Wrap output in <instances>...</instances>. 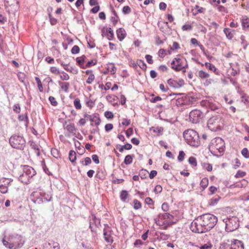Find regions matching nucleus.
I'll return each mask as SVG.
<instances>
[{
    "label": "nucleus",
    "mask_w": 249,
    "mask_h": 249,
    "mask_svg": "<svg viewBox=\"0 0 249 249\" xmlns=\"http://www.w3.org/2000/svg\"><path fill=\"white\" fill-rule=\"evenodd\" d=\"M183 60L178 57L175 58L171 63V68L176 71H180L181 68H184L183 67Z\"/></svg>",
    "instance_id": "obj_11"
},
{
    "label": "nucleus",
    "mask_w": 249,
    "mask_h": 249,
    "mask_svg": "<svg viewBox=\"0 0 249 249\" xmlns=\"http://www.w3.org/2000/svg\"><path fill=\"white\" fill-rule=\"evenodd\" d=\"M185 155V154L183 151H180L179 152V155L178 157V160L179 161H182L184 159Z\"/></svg>",
    "instance_id": "obj_54"
},
{
    "label": "nucleus",
    "mask_w": 249,
    "mask_h": 249,
    "mask_svg": "<svg viewBox=\"0 0 249 249\" xmlns=\"http://www.w3.org/2000/svg\"><path fill=\"white\" fill-rule=\"evenodd\" d=\"M51 153L53 157L56 159L60 158V154L57 149H52L51 150Z\"/></svg>",
    "instance_id": "obj_42"
},
{
    "label": "nucleus",
    "mask_w": 249,
    "mask_h": 249,
    "mask_svg": "<svg viewBox=\"0 0 249 249\" xmlns=\"http://www.w3.org/2000/svg\"><path fill=\"white\" fill-rule=\"evenodd\" d=\"M50 71L52 73L55 74H60V71L56 67H51L50 68Z\"/></svg>",
    "instance_id": "obj_58"
},
{
    "label": "nucleus",
    "mask_w": 249,
    "mask_h": 249,
    "mask_svg": "<svg viewBox=\"0 0 249 249\" xmlns=\"http://www.w3.org/2000/svg\"><path fill=\"white\" fill-rule=\"evenodd\" d=\"M159 217L161 219H164V220L169 219L170 220H172L174 218V216L172 214H170L169 213H160L159 215Z\"/></svg>",
    "instance_id": "obj_22"
},
{
    "label": "nucleus",
    "mask_w": 249,
    "mask_h": 249,
    "mask_svg": "<svg viewBox=\"0 0 249 249\" xmlns=\"http://www.w3.org/2000/svg\"><path fill=\"white\" fill-rule=\"evenodd\" d=\"M49 18L50 19V23L52 25H54L57 23V19L53 18L50 13L49 14Z\"/></svg>",
    "instance_id": "obj_55"
},
{
    "label": "nucleus",
    "mask_w": 249,
    "mask_h": 249,
    "mask_svg": "<svg viewBox=\"0 0 249 249\" xmlns=\"http://www.w3.org/2000/svg\"><path fill=\"white\" fill-rule=\"evenodd\" d=\"M69 86L70 84L68 82L62 83L61 89L65 92H67L68 91Z\"/></svg>",
    "instance_id": "obj_37"
},
{
    "label": "nucleus",
    "mask_w": 249,
    "mask_h": 249,
    "mask_svg": "<svg viewBox=\"0 0 249 249\" xmlns=\"http://www.w3.org/2000/svg\"><path fill=\"white\" fill-rule=\"evenodd\" d=\"M241 154L245 158H249V151L247 148H244L242 150Z\"/></svg>",
    "instance_id": "obj_45"
},
{
    "label": "nucleus",
    "mask_w": 249,
    "mask_h": 249,
    "mask_svg": "<svg viewBox=\"0 0 249 249\" xmlns=\"http://www.w3.org/2000/svg\"><path fill=\"white\" fill-rule=\"evenodd\" d=\"M205 112H203L201 110H192L189 113L190 121L193 123L196 124L199 123L205 116L208 111L205 110Z\"/></svg>",
    "instance_id": "obj_9"
},
{
    "label": "nucleus",
    "mask_w": 249,
    "mask_h": 249,
    "mask_svg": "<svg viewBox=\"0 0 249 249\" xmlns=\"http://www.w3.org/2000/svg\"><path fill=\"white\" fill-rule=\"evenodd\" d=\"M58 63L60 64V65L63 66L64 69L67 71L72 72L74 69L72 67L69 68V64H66L60 60H57Z\"/></svg>",
    "instance_id": "obj_24"
},
{
    "label": "nucleus",
    "mask_w": 249,
    "mask_h": 249,
    "mask_svg": "<svg viewBox=\"0 0 249 249\" xmlns=\"http://www.w3.org/2000/svg\"><path fill=\"white\" fill-rule=\"evenodd\" d=\"M168 84L172 87L178 88L177 81L170 79L167 81Z\"/></svg>",
    "instance_id": "obj_35"
},
{
    "label": "nucleus",
    "mask_w": 249,
    "mask_h": 249,
    "mask_svg": "<svg viewBox=\"0 0 249 249\" xmlns=\"http://www.w3.org/2000/svg\"><path fill=\"white\" fill-rule=\"evenodd\" d=\"M190 228L193 232L195 233H202L207 232L200 216L193 220L191 223Z\"/></svg>",
    "instance_id": "obj_8"
},
{
    "label": "nucleus",
    "mask_w": 249,
    "mask_h": 249,
    "mask_svg": "<svg viewBox=\"0 0 249 249\" xmlns=\"http://www.w3.org/2000/svg\"><path fill=\"white\" fill-rule=\"evenodd\" d=\"M13 181L11 178H0V192L2 194L8 192V186Z\"/></svg>",
    "instance_id": "obj_10"
},
{
    "label": "nucleus",
    "mask_w": 249,
    "mask_h": 249,
    "mask_svg": "<svg viewBox=\"0 0 249 249\" xmlns=\"http://www.w3.org/2000/svg\"><path fill=\"white\" fill-rule=\"evenodd\" d=\"M97 61L96 59H92L87 63V64L85 65V69L91 67L92 66H94L97 64Z\"/></svg>",
    "instance_id": "obj_32"
},
{
    "label": "nucleus",
    "mask_w": 249,
    "mask_h": 249,
    "mask_svg": "<svg viewBox=\"0 0 249 249\" xmlns=\"http://www.w3.org/2000/svg\"><path fill=\"white\" fill-rule=\"evenodd\" d=\"M86 58V57L84 55L76 58V62L78 65L82 69H85V65H84V62H85Z\"/></svg>",
    "instance_id": "obj_20"
},
{
    "label": "nucleus",
    "mask_w": 249,
    "mask_h": 249,
    "mask_svg": "<svg viewBox=\"0 0 249 249\" xmlns=\"http://www.w3.org/2000/svg\"><path fill=\"white\" fill-rule=\"evenodd\" d=\"M80 49L77 45H74L71 50V53L72 54H77L79 53Z\"/></svg>",
    "instance_id": "obj_52"
},
{
    "label": "nucleus",
    "mask_w": 249,
    "mask_h": 249,
    "mask_svg": "<svg viewBox=\"0 0 249 249\" xmlns=\"http://www.w3.org/2000/svg\"><path fill=\"white\" fill-rule=\"evenodd\" d=\"M3 245L9 249H18L21 248L25 243L23 237L18 234H11L4 236L2 240Z\"/></svg>",
    "instance_id": "obj_1"
},
{
    "label": "nucleus",
    "mask_w": 249,
    "mask_h": 249,
    "mask_svg": "<svg viewBox=\"0 0 249 249\" xmlns=\"http://www.w3.org/2000/svg\"><path fill=\"white\" fill-rule=\"evenodd\" d=\"M104 237L105 240L106 242L108 243H112L113 241L112 237L111 235L108 233L107 231H105V230H104Z\"/></svg>",
    "instance_id": "obj_23"
},
{
    "label": "nucleus",
    "mask_w": 249,
    "mask_h": 249,
    "mask_svg": "<svg viewBox=\"0 0 249 249\" xmlns=\"http://www.w3.org/2000/svg\"><path fill=\"white\" fill-rule=\"evenodd\" d=\"M35 80L37 84V87L39 89V91L40 92H42L43 91V86H42V83H41L40 79L38 77H36Z\"/></svg>",
    "instance_id": "obj_43"
},
{
    "label": "nucleus",
    "mask_w": 249,
    "mask_h": 249,
    "mask_svg": "<svg viewBox=\"0 0 249 249\" xmlns=\"http://www.w3.org/2000/svg\"><path fill=\"white\" fill-rule=\"evenodd\" d=\"M198 75L202 79L208 78L209 77V74L203 71H199Z\"/></svg>",
    "instance_id": "obj_46"
},
{
    "label": "nucleus",
    "mask_w": 249,
    "mask_h": 249,
    "mask_svg": "<svg viewBox=\"0 0 249 249\" xmlns=\"http://www.w3.org/2000/svg\"><path fill=\"white\" fill-rule=\"evenodd\" d=\"M18 119L20 121H25L27 122L28 121V116L27 113H25L24 114L19 115L18 116Z\"/></svg>",
    "instance_id": "obj_48"
},
{
    "label": "nucleus",
    "mask_w": 249,
    "mask_h": 249,
    "mask_svg": "<svg viewBox=\"0 0 249 249\" xmlns=\"http://www.w3.org/2000/svg\"><path fill=\"white\" fill-rule=\"evenodd\" d=\"M62 74L60 75V78L63 80H68L69 79V75L65 72H60Z\"/></svg>",
    "instance_id": "obj_47"
},
{
    "label": "nucleus",
    "mask_w": 249,
    "mask_h": 249,
    "mask_svg": "<svg viewBox=\"0 0 249 249\" xmlns=\"http://www.w3.org/2000/svg\"><path fill=\"white\" fill-rule=\"evenodd\" d=\"M36 174V172L32 167L24 165L23 173L18 177V179L22 183L28 184L30 179Z\"/></svg>",
    "instance_id": "obj_6"
},
{
    "label": "nucleus",
    "mask_w": 249,
    "mask_h": 249,
    "mask_svg": "<svg viewBox=\"0 0 249 249\" xmlns=\"http://www.w3.org/2000/svg\"><path fill=\"white\" fill-rule=\"evenodd\" d=\"M43 249H60V246L57 242L51 241L45 243Z\"/></svg>",
    "instance_id": "obj_16"
},
{
    "label": "nucleus",
    "mask_w": 249,
    "mask_h": 249,
    "mask_svg": "<svg viewBox=\"0 0 249 249\" xmlns=\"http://www.w3.org/2000/svg\"><path fill=\"white\" fill-rule=\"evenodd\" d=\"M145 58L147 62L148 63L150 64H152L153 63V60L152 59V56L151 55L149 54H146L145 56Z\"/></svg>",
    "instance_id": "obj_61"
},
{
    "label": "nucleus",
    "mask_w": 249,
    "mask_h": 249,
    "mask_svg": "<svg viewBox=\"0 0 249 249\" xmlns=\"http://www.w3.org/2000/svg\"><path fill=\"white\" fill-rule=\"evenodd\" d=\"M74 105L76 108V109H80L81 107V105L80 103V101L78 98H76L74 101Z\"/></svg>",
    "instance_id": "obj_51"
},
{
    "label": "nucleus",
    "mask_w": 249,
    "mask_h": 249,
    "mask_svg": "<svg viewBox=\"0 0 249 249\" xmlns=\"http://www.w3.org/2000/svg\"><path fill=\"white\" fill-rule=\"evenodd\" d=\"M193 29L192 26L190 24H184L182 27V30L183 31H191Z\"/></svg>",
    "instance_id": "obj_60"
},
{
    "label": "nucleus",
    "mask_w": 249,
    "mask_h": 249,
    "mask_svg": "<svg viewBox=\"0 0 249 249\" xmlns=\"http://www.w3.org/2000/svg\"><path fill=\"white\" fill-rule=\"evenodd\" d=\"M9 143L14 148L23 150L26 145V141L23 136L15 134L10 138Z\"/></svg>",
    "instance_id": "obj_5"
},
{
    "label": "nucleus",
    "mask_w": 249,
    "mask_h": 249,
    "mask_svg": "<svg viewBox=\"0 0 249 249\" xmlns=\"http://www.w3.org/2000/svg\"><path fill=\"white\" fill-rule=\"evenodd\" d=\"M200 217L207 232L212 229L217 222V217L212 214L206 213Z\"/></svg>",
    "instance_id": "obj_4"
},
{
    "label": "nucleus",
    "mask_w": 249,
    "mask_h": 249,
    "mask_svg": "<svg viewBox=\"0 0 249 249\" xmlns=\"http://www.w3.org/2000/svg\"><path fill=\"white\" fill-rule=\"evenodd\" d=\"M102 33L107 36L108 40H111L114 36L113 31L111 28H104L102 30Z\"/></svg>",
    "instance_id": "obj_18"
},
{
    "label": "nucleus",
    "mask_w": 249,
    "mask_h": 249,
    "mask_svg": "<svg viewBox=\"0 0 249 249\" xmlns=\"http://www.w3.org/2000/svg\"><path fill=\"white\" fill-rule=\"evenodd\" d=\"M133 161V156L130 155H128L125 156L124 160V163L126 165H128L131 164L132 162Z\"/></svg>",
    "instance_id": "obj_30"
},
{
    "label": "nucleus",
    "mask_w": 249,
    "mask_h": 249,
    "mask_svg": "<svg viewBox=\"0 0 249 249\" xmlns=\"http://www.w3.org/2000/svg\"><path fill=\"white\" fill-rule=\"evenodd\" d=\"M220 197L219 196H217L215 198H211L209 202V204L211 206H213L215 204H217Z\"/></svg>",
    "instance_id": "obj_36"
},
{
    "label": "nucleus",
    "mask_w": 249,
    "mask_h": 249,
    "mask_svg": "<svg viewBox=\"0 0 249 249\" xmlns=\"http://www.w3.org/2000/svg\"><path fill=\"white\" fill-rule=\"evenodd\" d=\"M134 203V209L135 210H138L141 208L142 204L137 199H134L133 200Z\"/></svg>",
    "instance_id": "obj_38"
},
{
    "label": "nucleus",
    "mask_w": 249,
    "mask_h": 249,
    "mask_svg": "<svg viewBox=\"0 0 249 249\" xmlns=\"http://www.w3.org/2000/svg\"><path fill=\"white\" fill-rule=\"evenodd\" d=\"M203 167L208 171H211L213 169L212 165L210 163H203Z\"/></svg>",
    "instance_id": "obj_53"
},
{
    "label": "nucleus",
    "mask_w": 249,
    "mask_h": 249,
    "mask_svg": "<svg viewBox=\"0 0 249 249\" xmlns=\"http://www.w3.org/2000/svg\"><path fill=\"white\" fill-rule=\"evenodd\" d=\"M29 142L32 148L35 150H38V145L35 142L33 141H30Z\"/></svg>",
    "instance_id": "obj_50"
},
{
    "label": "nucleus",
    "mask_w": 249,
    "mask_h": 249,
    "mask_svg": "<svg viewBox=\"0 0 249 249\" xmlns=\"http://www.w3.org/2000/svg\"><path fill=\"white\" fill-rule=\"evenodd\" d=\"M223 31L225 34L226 35V37L229 39H231L233 38V34L230 29L227 28H225Z\"/></svg>",
    "instance_id": "obj_26"
},
{
    "label": "nucleus",
    "mask_w": 249,
    "mask_h": 249,
    "mask_svg": "<svg viewBox=\"0 0 249 249\" xmlns=\"http://www.w3.org/2000/svg\"><path fill=\"white\" fill-rule=\"evenodd\" d=\"M225 223V230L231 232L237 229L239 226V221L236 216H231L223 219Z\"/></svg>",
    "instance_id": "obj_7"
},
{
    "label": "nucleus",
    "mask_w": 249,
    "mask_h": 249,
    "mask_svg": "<svg viewBox=\"0 0 249 249\" xmlns=\"http://www.w3.org/2000/svg\"><path fill=\"white\" fill-rule=\"evenodd\" d=\"M66 128L70 133H73L75 131V128L73 124L68 125Z\"/></svg>",
    "instance_id": "obj_49"
},
{
    "label": "nucleus",
    "mask_w": 249,
    "mask_h": 249,
    "mask_svg": "<svg viewBox=\"0 0 249 249\" xmlns=\"http://www.w3.org/2000/svg\"><path fill=\"white\" fill-rule=\"evenodd\" d=\"M30 199L35 204H40L44 202L42 194L37 192H33L30 196Z\"/></svg>",
    "instance_id": "obj_13"
},
{
    "label": "nucleus",
    "mask_w": 249,
    "mask_h": 249,
    "mask_svg": "<svg viewBox=\"0 0 249 249\" xmlns=\"http://www.w3.org/2000/svg\"><path fill=\"white\" fill-rule=\"evenodd\" d=\"M84 117L87 120H89L90 122H94L95 124L97 126L99 125L101 123V120L98 114H94L93 115L85 114Z\"/></svg>",
    "instance_id": "obj_14"
},
{
    "label": "nucleus",
    "mask_w": 249,
    "mask_h": 249,
    "mask_svg": "<svg viewBox=\"0 0 249 249\" xmlns=\"http://www.w3.org/2000/svg\"><path fill=\"white\" fill-rule=\"evenodd\" d=\"M116 34L117 37L120 41H122L126 36L125 31L122 28H120L118 29L116 31Z\"/></svg>",
    "instance_id": "obj_19"
},
{
    "label": "nucleus",
    "mask_w": 249,
    "mask_h": 249,
    "mask_svg": "<svg viewBox=\"0 0 249 249\" xmlns=\"http://www.w3.org/2000/svg\"><path fill=\"white\" fill-rule=\"evenodd\" d=\"M205 65L206 67L208 68L210 70H213L214 71L216 70V68L215 67V66L210 63L206 62Z\"/></svg>",
    "instance_id": "obj_59"
},
{
    "label": "nucleus",
    "mask_w": 249,
    "mask_h": 249,
    "mask_svg": "<svg viewBox=\"0 0 249 249\" xmlns=\"http://www.w3.org/2000/svg\"><path fill=\"white\" fill-rule=\"evenodd\" d=\"M111 12L113 15V16L111 17V21L113 24V25H115L118 22L119 17L117 15L116 12L112 7H111Z\"/></svg>",
    "instance_id": "obj_21"
},
{
    "label": "nucleus",
    "mask_w": 249,
    "mask_h": 249,
    "mask_svg": "<svg viewBox=\"0 0 249 249\" xmlns=\"http://www.w3.org/2000/svg\"><path fill=\"white\" fill-rule=\"evenodd\" d=\"M207 125L212 131H218L223 127V120L220 115L213 116L208 121Z\"/></svg>",
    "instance_id": "obj_3"
},
{
    "label": "nucleus",
    "mask_w": 249,
    "mask_h": 249,
    "mask_svg": "<svg viewBox=\"0 0 249 249\" xmlns=\"http://www.w3.org/2000/svg\"><path fill=\"white\" fill-rule=\"evenodd\" d=\"M41 165H42V168H43L44 171L45 172V173H46L48 175H52L51 173L49 171L48 168L47 167V166H46V165L45 164V162L44 160H43L41 161Z\"/></svg>",
    "instance_id": "obj_41"
},
{
    "label": "nucleus",
    "mask_w": 249,
    "mask_h": 249,
    "mask_svg": "<svg viewBox=\"0 0 249 249\" xmlns=\"http://www.w3.org/2000/svg\"><path fill=\"white\" fill-rule=\"evenodd\" d=\"M107 70L111 74H114L116 71V68L113 64H109L107 65Z\"/></svg>",
    "instance_id": "obj_27"
},
{
    "label": "nucleus",
    "mask_w": 249,
    "mask_h": 249,
    "mask_svg": "<svg viewBox=\"0 0 249 249\" xmlns=\"http://www.w3.org/2000/svg\"><path fill=\"white\" fill-rule=\"evenodd\" d=\"M242 25L244 29L249 27V18H246L242 19Z\"/></svg>",
    "instance_id": "obj_39"
},
{
    "label": "nucleus",
    "mask_w": 249,
    "mask_h": 249,
    "mask_svg": "<svg viewBox=\"0 0 249 249\" xmlns=\"http://www.w3.org/2000/svg\"><path fill=\"white\" fill-rule=\"evenodd\" d=\"M231 249H244L243 243L240 240L234 239L232 241Z\"/></svg>",
    "instance_id": "obj_17"
},
{
    "label": "nucleus",
    "mask_w": 249,
    "mask_h": 249,
    "mask_svg": "<svg viewBox=\"0 0 249 249\" xmlns=\"http://www.w3.org/2000/svg\"><path fill=\"white\" fill-rule=\"evenodd\" d=\"M150 130L160 135L163 130V128L162 127H152L150 128Z\"/></svg>",
    "instance_id": "obj_31"
},
{
    "label": "nucleus",
    "mask_w": 249,
    "mask_h": 249,
    "mask_svg": "<svg viewBox=\"0 0 249 249\" xmlns=\"http://www.w3.org/2000/svg\"><path fill=\"white\" fill-rule=\"evenodd\" d=\"M105 116L107 119H112L114 117L113 114L112 112L107 111L105 113Z\"/></svg>",
    "instance_id": "obj_62"
},
{
    "label": "nucleus",
    "mask_w": 249,
    "mask_h": 249,
    "mask_svg": "<svg viewBox=\"0 0 249 249\" xmlns=\"http://www.w3.org/2000/svg\"><path fill=\"white\" fill-rule=\"evenodd\" d=\"M183 137L186 142L192 146L197 147L200 144L198 134L193 129H188L183 132Z\"/></svg>",
    "instance_id": "obj_2"
},
{
    "label": "nucleus",
    "mask_w": 249,
    "mask_h": 249,
    "mask_svg": "<svg viewBox=\"0 0 249 249\" xmlns=\"http://www.w3.org/2000/svg\"><path fill=\"white\" fill-rule=\"evenodd\" d=\"M208 183H209V180H208V178H202V180H201L200 183V185L201 187H202L203 188V189H204L208 186Z\"/></svg>",
    "instance_id": "obj_28"
},
{
    "label": "nucleus",
    "mask_w": 249,
    "mask_h": 249,
    "mask_svg": "<svg viewBox=\"0 0 249 249\" xmlns=\"http://www.w3.org/2000/svg\"><path fill=\"white\" fill-rule=\"evenodd\" d=\"M162 187L160 185H157L155 186L154 191L155 193H160L162 191Z\"/></svg>",
    "instance_id": "obj_64"
},
{
    "label": "nucleus",
    "mask_w": 249,
    "mask_h": 249,
    "mask_svg": "<svg viewBox=\"0 0 249 249\" xmlns=\"http://www.w3.org/2000/svg\"><path fill=\"white\" fill-rule=\"evenodd\" d=\"M212 144H213L214 148L218 150L220 152H223L224 150L225 147V142L223 139L221 138H215Z\"/></svg>",
    "instance_id": "obj_12"
},
{
    "label": "nucleus",
    "mask_w": 249,
    "mask_h": 249,
    "mask_svg": "<svg viewBox=\"0 0 249 249\" xmlns=\"http://www.w3.org/2000/svg\"><path fill=\"white\" fill-rule=\"evenodd\" d=\"M122 11L124 14H128L131 12V9L128 6H124L123 8Z\"/></svg>",
    "instance_id": "obj_57"
},
{
    "label": "nucleus",
    "mask_w": 249,
    "mask_h": 249,
    "mask_svg": "<svg viewBox=\"0 0 249 249\" xmlns=\"http://www.w3.org/2000/svg\"><path fill=\"white\" fill-rule=\"evenodd\" d=\"M137 64L139 66V67L141 68L142 70L145 71L147 68V66L146 64L143 60H138L137 61Z\"/></svg>",
    "instance_id": "obj_29"
},
{
    "label": "nucleus",
    "mask_w": 249,
    "mask_h": 249,
    "mask_svg": "<svg viewBox=\"0 0 249 249\" xmlns=\"http://www.w3.org/2000/svg\"><path fill=\"white\" fill-rule=\"evenodd\" d=\"M94 79H95L94 75L93 73H90V75H89L88 78L87 79L86 82L88 84H90L93 82V81L94 80Z\"/></svg>",
    "instance_id": "obj_56"
},
{
    "label": "nucleus",
    "mask_w": 249,
    "mask_h": 249,
    "mask_svg": "<svg viewBox=\"0 0 249 249\" xmlns=\"http://www.w3.org/2000/svg\"><path fill=\"white\" fill-rule=\"evenodd\" d=\"M189 163L193 166H196L197 165V162L196 159L194 157H191L188 160Z\"/></svg>",
    "instance_id": "obj_44"
},
{
    "label": "nucleus",
    "mask_w": 249,
    "mask_h": 249,
    "mask_svg": "<svg viewBox=\"0 0 249 249\" xmlns=\"http://www.w3.org/2000/svg\"><path fill=\"white\" fill-rule=\"evenodd\" d=\"M93 224L95 225V227L101 226L100 219L96 218L95 215H92V219L90 222L89 228L92 232H96V230L93 226Z\"/></svg>",
    "instance_id": "obj_15"
},
{
    "label": "nucleus",
    "mask_w": 249,
    "mask_h": 249,
    "mask_svg": "<svg viewBox=\"0 0 249 249\" xmlns=\"http://www.w3.org/2000/svg\"><path fill=\"white\" fill-rule=\"evenodd\" d=\"M248 181L245 179H243L240 182H238L236 184L235 186L239 188H243L246 187L248 184Z\"/></svg>",
    "instance_id": "obj_34"
},
{
    "label": "nucleus",
    "mask_w": 249,
    "mask_h": 249,
    "mask_svg": "<svg viewBox=\"0 0 249 249\" xmlns=\"http://www.w3.org/2000/svg\"><path fill=\"white\" fill-rule=\"evenodd\" d=\"M128 196V193L125 190H123L121 192L120 198L123 201H125Z\"/></svg>",
    "instance_id": "obj_33"
},
{
    "label": "nucleus",
    "mask_w": 249,
    "mask_h": 249,
    "mask_svg": "<svg viewBox=\"0 0 249 249\" xmlns=\"http://www.w3.org/2000/svg\"><path fill=\"white\" fill-rule=\"evenodd\" d=\"M232 243L231 244L222 243L220 245L219 249H231Z\"/></svg>",
    "instance_id": "obj_40"
},
{
    "label": "nucleus",
    "mask_w": 249,
    "mask_h": 249,
    "mask_svg": "<svg viewBox=\"0 0 249 249\" xmlns=\"http://www.w3.org/2000/svg\"><path fill=\"white\" fill-rule=\"evenodd\" d=\"M69 160L72 163H75L76 154L73 150H70L69 152Z\"/></svg>",
    "instance_id": "obj_25"
},
{
    "label": "nucleus",
    "mask_w": 249,
    "mask_h": 249,
    "mask_svg": "<svg viewBox=\"0 0 249 249\" xmlns=\"http://www.w3.org/2000/svg\"><path fill=\"white\" fill-rule=\"evenodd\" d=\"M49 100L53 106H56L57 105V102L53 97L50 96Z\"/></svg>",
    "instance_id": "obj_63"
}]
</instances>
